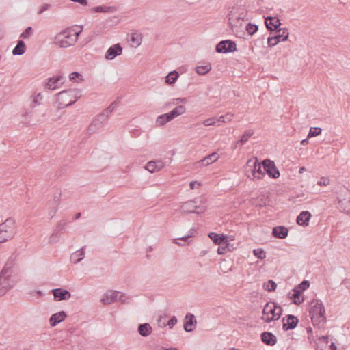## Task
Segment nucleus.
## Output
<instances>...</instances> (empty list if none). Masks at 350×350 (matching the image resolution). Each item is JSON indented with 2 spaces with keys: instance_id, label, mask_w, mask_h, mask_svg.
<instances>
[{
  "instance_id": "41",
  "label": "nucleus",
  "mask_w": 350,
  "mask_h": 350,
  "mask_svg": "<svg viewBox=\"0 0 350 350\" xmlns=\"http://www.w3.org/2000/svg\"><path fill=\"white\" fill-rule=\"evenodd\" d=\"M14 237V232L10 231L0 232V243L8 241Z\"/></svg>"
},
{
  "instance_id": "50",
  "label": "nucleus",
  "mask_w": 350,
  "mask_h": 350,
  "mask_svg": "<svg viewBox=\"0 0 350 350\" xmlns=\"http://www.w3.org/2000/svg\"><path fill=\"white\" fill-rule=\"evenodd\" d=\"M69 79L71 81H83V75L78 72H72L70 75H69Z\"/></svg>"
},
{
  "instance_id": "59",
  "label": "nucleus",
  "mask_w": 350,
  "mask_h": 350,
  "mask_svg": "<svg viewBox=\"0 0 350 350\" xmlns=\"http://www.w3.org/2000/svg\"><path fill=\"white\" fill-rule=\"evenodd\" d=\"M51 7V5L49 3H44L41 5L39 11L38 12V14H40L45 12L46 10H49Z\"/></svg>"
},
{
  "instance_id": "13",
  "label": "nucleus",
  "mask_w": 350,
  "mask_h": 350,
  "mask_svg": "<svg viewBox=\"0 0 350 350\" xmlns=\"http://www.w3.org/2000/svg\"><path fill=\"white\" fill-rule=\"evenodd\" d=\"M282 329L284 332L294 329L299 323V319L293 314H287L282 318Z\"/></svg>"
},
{
  "instance_id": "18",
  "label": "nucleus",
  "mask_w": 350,
  "mask_h": 350,
  "mask_svg": "<svg viewBox=\"0 0 350 350\" xmlns=\"http://www.w3.org/2000/svg\"><path fill=\"white\" fill-rule=\"evenodd\" d=\"M208 237L213 242L215 245L219 246L223 245L226 242H229V237L224 234H218L214 232H210L208 234Z\"/></svg>"
},
{
  "instance_id": "39",
  "label": "nucleus",
  "mask_w": 350,
  "mask_h": 350,
  "mask_svg": "<svg viewBox=\"0 0 350 350\" xmlns=\"http://www.w3.org/2000/svg\"><path fill=\"white\" fill-rule=\"evenodd\" d=\"M206 210V206L202 205H196V207H192V209H187V214L195 213L197 215H200L204 213Z\"/></svg>"
},
{
  "instance_id": "30",
  "label": "nucleus",
  "mask_w": 350,
  "mask_h": 350,
  "mask_svg": "<svg viewBox=\"0 0 350 350\" xmlns=\"http://www.w3.org/2000/svg\"><path fill=\"white\" fill-rule=\"evenodd\" d=\"M85 246L81 247L70 255V261L74 264L80 262L85 257Z\"/></svg>"
},
{
  "instance_id": "52",
  "label": "nucleus",
  "mask_w": 350,
  "mask_h": 350,
  "mask_svg": "<svg viewBox=\"0 0 350 350\" xmlns=\"http://www.w3.org/2000/svg\"><path fill=\"white\" fill-rule=\"evenodd\" d=\"M131 40L133 44L139 46L142 40L141 36L137 33H132L131 35Z\"/></svg>"
},
{
  "instance_id": "8",
  "label": "nucleus",
  "mask_w": 350,
  "mask_h": 350,
  "mask_svg": "<svg viewBox=\"0 0 350 350\" xmlns=\"http://www.w3.org/2000/svg\"><path fill=\"white\" fill-rule=\"evenodd\" d=\"M275 31L276 32L275 36H269L267 38V44L270 48L275 46L280 42L286 41L289 36L287 28L280 29Z\"/></svg>"
},
{
  "instance_id": "32",
  "label": "nucleus",
  "mask_w": 350,
  "mask_h": 350,
  "mask_svg": "<svg viewBox=\"0 0 350 350\" xmlns=\"http://www.w3.org/2000/svg\"><path fill=\"white\" fill-rule=\"evenodd\" d=\"M14 220L12 217L8 218L4 222L0 224V232L10 231L14 233Z\"/></svg>"
},
{
  "instance_id": "19",
  "label": "nucleus",
  "mask_w": 350,
  "mask_h": 350,
  "mask_svg": "<svg viewBox=\"0 0 350 350\" xmlns=\"http://www.w3.org/2000/svg\"><path fill=\"white\" fill-rule=\"evenodd\" d=\"M66 221L65 220H61L56 226L52 234L49 238L50 243H56L58 241L59 234L63 233L65 231Z\"/></svg>"
},
{
  "instance_id": "26",
  "label": "nucleus",
  "mask_w": 350,
  "mask_h": 350,
  "mask_svg": "<svg viewBox=\"0 0 350 350\" xmlns=\"http://www.w3.org/2000/svg\"><path fill=\"white\" fill-rule=\"evenodd\" d=\"M14 259L11 256L8 259L3 269L0 272V274L1 275H3L4 277H8L9 279H10V278L12 273V269L14 267Z\"/></svg>"
},
{
  "instance_id": "15",
  "label": "nucleus",
  "mask_w": 350,
  "mask_h": 350,
  "mask_svg": "<svg viewBox=\"0 0 350 350\" xmlns=\"http://www.w3.org/2000/svg\"><path fill=\"white\" fill-rule=\"evenodd\" d=\"M197 325V320L193 314L188 312L183 320V329L186 332H193Z\"/></svg>"
},
{
  "instance_id": "42",
  "label": "nucleus",
  "mask_w": 350,
  "mask_h": 350,
  "mask_svg": "<svg viewBox=\"0 0 350 350\" xmlns=\"http://www.w3.org/2000/svg\"><path fill=\"white\" fill-rule=\"evenodd\" d=\"M224 245H219L217 248L218 254L222 255L226 254L228 252L231 251L230 247H232V245L230 244L229 242H226L223 243Z\"/></svg>"
},
{
  "instance_id": "33",
  "label": "nucleus",
  "mask_w": 350,
  "mask_h": 350,
  "mask_svg": "<svg viewBox=\"0 0 350 350\" xmlns=\"http://www.w3.org/2000/svg\"><path fill=\"white\" fill-rule=\"evenodd\" d=\"M152 331V327L148 323H140L137 327L139 334L143 337L148 336Z\"/></svg>"
},
{
  "instance_id": "62",
  "label": "nucleus",
  "mask_w": 350,
  "mask_h": 350,
  "mask_svg": "<svg viewBox=\"0 0 350 350\" xmlns=\"http://www.w3.org/2000/svg\"><path fill=\"white\" fill-rule=\"evenodd\" d=\"M201 185V183L198 181H191L189 183V188L191 189H194L196 187H198Z\"/></svg>"
},
{
  "instance_id": "21",
  "label": "nucleus",
  "mask_w": 350,
  "mask_h": 350,
  "mask_svg": "<svg viewBox=\"0 0 350 350\" xmlns=\"http://www.w3.org/2000/svg\"><path fill=\"white\" fill-rule=\"evenodd\" d=\"M65 311L62 310L53 314L49 318V324L51 327L57 326L59 323L63 322L67 317Z\"/></svg>"
},
{
  "instance_id": "23",
  "label": "nucleus",
  "mask_w": 350,
  "mask_h": 350,
  "mask_svg": "<svg viewBox=\"0 0 350 350\" xmlns=\"http://www.w3.org/2000/svg\"><path fill=\"white\" fill-rule=\"evenodd\" d=\"M164 166L165 163L162 160H152L146 163L145 168L150 173H154L161 170Z\"/></svg>"
},
{
  "instance_id": "7",
  "label": "nucleus",
  "mask_w": 350,
  "mask_h": 350,
  "mask_svg": "<svg viewBox=\"0 0 350 350\" xmlns=\"http://www.w3.org/2000/svg\"><path fill=\"white\" fill-rule=\"evenodd\" d=\"M247 167H249L253 179H262L265 176V173L262 170V161L260 162L257 157L250 159L247 162Z\"/></svg>"
},
{
  "instance_id": "25",
  "label": "nucleus",
  "mask_w": 350,
  "mask_h": 350,
  "mask_svg": "<svg viewBox=\"0 0 350 350\" xmlns=\"http://www.w3.org/2000/svg\"><path fill=\"white\" fill-rule=\"evenodd\" d=\"M12 286L10 279L0 274V296L4 295Z\"/></svg>"
},
{
  "instance_id": "35",
  "label": "nucleus",
  "mask_w": 350,
  "mask_h": 350,
  "mask_svg": "<svg viewBox=\"0 0 350 350\" xmlns=\"http://www.w3.org/2000/svg\"><path fill=\"white\" fill-rule=\"evenodd\" d=\"M178 77H179V73L178 71H176V70L171 71L165 77V82L167 85H173L176 82Z\"/></svg>"
},
{
  "instance_id": "37",
  "label": "nucleus",
  "mask_w": 350,
  "mask_h": 350,
  "mask_svg": "<svg viewBox=\"0 0 350 350\" xmlns=\"http://www.w3.org/2000/svg\"><path fill=\"white\" fill-rule=\"evenodd\" d=\"M211 70V64L210 63L206 64L204 66H198L196 67V72L200 75H204L207 74Z\"/></svg>"
},
{
  "instance_id": "3",
  "label": "nucleus",
  "mask_w": 350,
  "mask_h": 350,
  "mask_svg": "<svg viewBox=\"0 0 350 350\" xmlns=\"http://www.w3.org/2000/svg\"><path fill=\"white\" fill-rule=\"evenodd\" d=\"M185 111L186 108L184 105H178L170 112L159 116L156 123L158 126H163L175 118L183 114Z\"/></svg>"
},
{
  "instance_id": "46",
  "label": "nucleus",
  "mask_w": 350,
  "mask_h": 350,
  "mask_svg": "<svg viewBox=\"0 0 350 350\" xmlns=\"http://www.w3.org/2000/svg\"><path fill=\"white\" fill-rule=\"evenodd\" d=\"M322 129L320 127H311L308 134V138L317 137L321 134Z\"/></svg>"
},
{
  "instance_id": "54",
  "label": "nucleus",
  "mask_w": 350,
  "mask_h": 350,
  "mask_svg": "<svg viewBox=\"0 0 350 350\" xmlns=\"http://www.w3.org/2000/svg\"><path fill=\"white\" fill-rule=\"evenodd\" d=\"M61 196H62L61 191H57V193H55L54 194L53 206H55L56 207H58V206L59 205L60 202H61Z\"/></svg>"
},
{
  "instance_id": "34",
  "label": "nucleus",
  "mask_w": 350,
  "mask_h": 350,
  "mask_svg": "<svg viewBox=\"0 0 350 350\" xmlns=\"http://www.w3.org/2000/svg\"><path fill=\"white\" fill-rule=\"evenodd\" d=\"M27 47L23 40H18L16 46L12 50L13 55H21L26 51Z\"/></svg>"
},
{
  "instance_id": "51",
  "label": "nucleus",
  "mask_w": 350,
  "mask_h": 350,
  "mask_svg": "<svg viewBox=\"0 0 350 350\" xmlns=\"http://www.w3.org/2000/svg\"><path fill=\"white\" fill-rule=\"evenodd\" d=\"M177 318L176 316H172L170 317V319L168 320L167 323H162V326L165 327L167 325L169 328L172 329L173 327L177 323Z\"/></svg>"
},
{
  "instance_id": "4",
  "label": "nucleus",
  "mask_w": 350,
  "mask_h": 350,
  "mask_svg": "<svg viewBox=\"0 0 350 350\" xmlns=\"http://www.w3.org/2000/svg\"><path fill=\"white\" fill-rule=\"evenodd\" d=\"M337 200L340 211L350 213V191L347 187L340 188L337 192Z\"/></svg>"
},
{
  "instance_id": "36",
  "label": "nucleus",
  "mask_w": 350,
  "mask_h": 350,
  "mask_svg": "<svg viewBox=\"0 0 350 350\" xmlns=\"http://www.w3.org/2000/svg\"><path fill=\"white\" fill-rule=\"evenodd\" d=\"M107 120L108 115H105V113H103L101 112L92 120V122L96 123V125L100 129L103 126V123L105 122Z\"/></svg>"
},
{
  "instance_id": "27",
  "label": "nucleus",
  "mask_w": 350,
  "mask_h": 350,
  "mask_svg": "<svg viewBox=\"0 0 350 350\" xmlns=\"http://www.w3.org/2000/svg\"><path fill=\"white\" fill-rule=\"evenodd\" d=\"M63 79L62 75H57L47 79L45 83V88L49 90H54L59 87V81Z\"/></svg>"
},
{
  "instance_id": "10",
  "label": "nucleus",
  "mask_w": 350,
  "mask_h": 350,
  "mask_svg": "<svg viewBox=\"0 0 350 350\" xmlns=\"http://www.w3.org/2000/svg\"><path fill=\"white\" fill-rule=\"evenodd\" d=\"M278 303L275 301L267 302L262 310L263 316L261 319L266 323H271L275 321V312L277 310Z\"/></svg>"
},
{
  "instance_id": "45",
  "label": "nucleus",
  "mask_w": 350,
  "mask_h": 350,
  "mask_svg": "<svg viewBox=\"0 0 350 350\" xmlns=\"http://www.w3.org/2000/svg\"><path fill=\"white\" fill-rule=\"evenodd\" d=\"M254 256L260 260H263L266 258V252L262 248L254 249L253 250Z\"/></svg>"
},
{
  "instance_id": "1",
  "label": "nucleus",
  "mask_w": 350,
  "mask_h": 350,
  "mask_svg": "<svg viewBox=\"0 0 350 350\" xmlns=\"http://www.w3.org/2000/svg\"><path fill=\"white\" fill-rule=\"evenodd\" d=\"M309 316L314 327L319 326L320 323H326L325 309L321 300L313 299L310 301Z\"/></svg>"
},
{
  "instance_id": "38",
  "label": "nucleus",
  "mask_w": 350,
  "mask_h": 350,
  "mask_svg": "<svg viewBox=\"0 0 350 350\" xmlns=\"http://www.w3.org/2000/svg\"><path fill=\"white\" fill-rule=\"evenodd\" d=\"M253 135L254 131L252 130L245 131V133L241 135V138L237 142V144H239L241 146L243 145Z\"/></svg>"
},
{
  "instance_id": "64",
  "label": "nucleus",
  "mask_w": 350,
  "mask_h": 350,
  "mask_svg": "<svg viewBox=\"0 0 350 350\" xmlns=\"http://www.w3.org/2000/svg\"><path fill=\"white\" fill-rule=\"evenodd\" d=\"M57 208L55 206H53L52 208L49 211V215H51V218L55 215Z\"/></svg>"
},
{
  "instance_id": "29",
  "label": "nucleus",
  "mask_w": 350,
  "mask_h": 350,
  "mask_svg": "<svg viewBox=\"0 0 350 350\" xmlns=\"http://www.w3.org/2000/svg\"><path fill=\"white\" fill-rule=\"evenodd\" d=\"M219 156L217 152H213L206 157H204L202 159L200 160L198 163H201L203 166H208V165L217 161Z\"/></svg>"
},
{
  "instance_id": "56",
  "label": "nucleus",
  "mask_w": 350,
  "mask_h": 350,
  "mask_svg": "<svg viewBox=\"0 0 350 350\" xmlns=\"http://www.w3.org/2000/svg\"><path fill=\"white\" fill-rule=\"evenodd\" d=\"M203 124L206 126H213V125H216V126L220 125L219 124H216V120H215V118H209L204 120L203 122Z\"/></svg>"
},
{
  "instance_id": "11",
  "label": "nucleus",
  "mask_w": 350,
  "mask_h": 350,
  "mask_svg": "<svg viewBox=\"0 0 350 350\" xmlns=\"http://www.w3.org/2000/svg\"><path fill=\"white\" fill-rule=\"evenodd\" d=\"M262 167L265 174H267L269 178L277 179L280 177V173L277 168L275 162L269 159H265L262 161Z\"/></svg>"
},
{
  "instance_id": "58",
  "label": "nucleus",
  "mask_w": 350,
  "mask_h": 350,
  "mask_svg": "<svg viewBox=\"0 0 350 350\" xmlns=\"http://www.w3.org/2000/svg\"><path fill=\"white\" fill-rule=\"evenodd\" d=\"M329 184V179L325 177H321L317 182V185L320 186H326Z\"/></svg>"
},
{
  "instance_id": "12",
  "label": "nucleus",
  "mask_w": 350,
  "mask_h": 350,
  "mask_svg": "<svg viewBox=\"0 0 350 350\" xmlns=\"http://www.w3.org/2000/svg\"><path fill=\"white\" fill-rule=\"evenodd\" d=\"M73 92L74 90L68 89L59 92L56 95V99L57 102L58 103L59 108L62 109L73 105L70 103V100L72 99V93H73Z\"/></svg>"
},
{
  "instance_id": "47",
  "label": "nucleus",
  "mask_w": 350,
  "mask_h": 350,
  "mask_svg": "<svg viewBox=\"0 0 350 350\" xmlns=\"http://www.w3.org/2000/svg\"><path fill=\"white\" fill-rule=\"evenodd\" d=\"M118 104L119 102L117 100L112 102L102 113L109 116L118 106Z\"/></svg>"
},
{
  "instance_id": "9",
  "label": "nucleus",
  "mask_w": 350,
  "mask_h": 350,
  "mask_svg": "<svg viewBox=\"0 0 350 350\" xmlns=\"http://www.w3.org/2000/svg\"><path fill=\"white\" fill-rule=\"evenodd\" d=\"M215 50L217 53H234L237 51V44L232 40H221L216 44Z\"/></svg>"
},
{
  "instance_id": "6",
  "label": "nucleus",
  "mask_w": 350,
  "mask_h": 350,
  "mask_svg": "<svg viewBox=\"0 0 350 350\" xmlns=\"http://www.w3.org/2000/svg\"><path fill=\"white\" fill-rule=\"evenodd\" d=\"M42 99V96L41 93L37 94L33 99L31 104V109L29 112L31 116H34L38 120H42L40 118L44 117L46 111V107L44 105H41L40 103V100Z\"/></svg>"
},
{
  "instance_id": "14",
  "label": "nucleus",
  "mask_w": 350,
  "mask_h": 350,
  "mask_svg": "<svg viewBox=\"0 0 350 350\" xmlns=\"http://www.w3.org/2000/svg\"><path fill=\"white\" fill-rule=\"evenodd\" d=\"M265 24L267 31L270 33L282 29L280 27V25H282L280 19L277 16H268L265 17Z\"/></svg>"
},
{
  "instance_id": "49",
  "label": "nucleus",
  "mask_w": 350,
  "mask_h": 350,
  "mask_svg": "<svg viewBox=\"0 0 350 350\" xmlns=\"http://www.w3.org/2000/svg\"><path fill=\"white\" fill-rule=\"evenodd\" d=\"M33 28L31 27H27L21 33L20 38L23 39L29 38L33 35Z\"/></svg>"
},
{
  "instance_id": "63",
  "label": "nucleus",
  "mask_w": 350,
  "mask_h": 350,
  "mask_svg": "<svg viewBox=\"0 0 350 350\" xmlns=\"http://www.w3.org/2000/svg\"><path fill=\"white\" fill-rule=\"evenodd\" d=\"M187 100L186 98H178L173 99V104L178 105L180 103H185Z\"/></svg>"
},
{
  "instance_id": "20",
  "label": "nucleus",
  "mask_w": 350,
  "mask_h": 350,
  "mask_svg": "<svg viewBox=\"0 0 350 350\" xmlns=\"http://www.w3.org/2000/svg\"><path fill=\"white\" fill-rule=\"evenodd\" d=\"M288 228L284 226H277L272 228L271 234L274 238L284 239L288 237Z\"/></svg>"
},
{
  "instance_id": "24",
  "label": "nucleus",
  "mask_w": 350,
  "mask_h": 350,
  "mask_svg": "<svg viewBox=\"0 0 350 350\" xmlns=\"http://www.w3.org/2000/svg\"><path fill=\"white\" fill-rule=\"evenodd\" d=\"M312 215L308 211H301L296 218V222L299 226H308Z\"/></svg>"
},
{
  "instance_id": "16",
  "label": "nucleus",
  "mask_w": 350,
  "mask_h": 350,
  "mask_svg": "<svg viewBox=\"0 0 350 350\" xmlns=\"http://www.w3.org/2000/svg\"><path fill=\"white\" fill-rule=\"evenodd\" d=\"M122 53V47L120 43L111 46L105 54V58L107 60H113Z\"/></svg>"
},
{
  "instance_id": "5",
  "label": "nucleus",
  "mask_w": 350,
  "mask_h": 350,
  "mask_svg": "<svg viewBox=\"0 0 350 350\" xmlns=\"http://www.w3.org/2000/svg\"><path fill=\"white\" fill-rule=\"evenodd\" d=\"M310 287V282L308 280H303L301 283L296 285L292 290L293 293L289 298L291 299L292 303L295 305H300L304 301V299L301 297L304 291Z\"/></svg>"
},
{
  "instance_id": "17",
  "label": "nucleus",
  "mask_w": 350,
  "mask_h": 350,
  "mask_svg": "<svg viewBox=\"0 0 350 350\" xmlns=\"http://www.w3.org/2000/svg\"><path fill=\"white\" fill-rule=\"evenodd\" d=\"M51 292L53 295L54 300L56 301L68 300L71 297L70 291L62 288L52 289Z\"/></svg>"
},
{
  "instance_id": "28",
  "label": "nucleus",
  "mask_w": 350,
  "mask_h": 350,
  "mask_svg": "<svg viewBox=\"0 0 350 350\" xmlns=\"http://www.w3.org/2000/svg\"><path fill=\"white\" fill-rule=\"evenodd\" d=\"M118 294L119 292L116 291L106 293L101 299V301L105 305L111 304L118 299Z\"/></svg>"
},
{
  "instance_id": "2",
  "label": "nucleus",
  "mask_w": 350,
  "mask_h": 350,
  "mask_svg": "<svg viewBox=\"0 0 350 350\" xmlns=\"http://www.w3.org/2000/svg\"><path fill=\"white\" fill-rule=\"evenodd\" d=\"M81 31L76 32L70 28H67L54 38V44L61 48H68L75 44Z\"/></svg>"
},
{
  "instance_id": "43",
  "label": "nucleus",
  "mask_w": 350,
  "mask_h": 350,
  "mask_svg": "<svg viewBox=\"0 0 350 350\" xmlns=\"http://www.w3.org/2000/svg\"><path fill=\"white\" fill-rule=\"evenodd\" d=\"M245 30L250 36H253L258 30V26L251 22L248 23L245 26Z\"/></svg>"
},
{
  "instance_id": "44",
  "label": "nucleus",
  "mask_w": 350,
  "mask_h": 350,
  "mask_svg": "<svg viewBox=\"0 0 350 350\" xmlns=\"http://www.w3.org/2000/svg\"><path fill=\"white\" fill-rule=\"evenodd\" d=\"M268 200H269V196H263L262 197L258 198L256 200L254 205L256 207H258L260 208H261L262 207H265L268 205V204H267Z\"/></svg>"
},
{
  "instance_id": "55",
  "label": "nucleus",
  "mask_w": 350,
  "mask_h": 350,
  "mask_svg": "<svg viewBox=\"0 0 350 350\" xmlns=\"http://www.w3.org/2000/svg\"><path fill=\"white\" fill-rule=\"evenodd\" d=\"M98 129H100V127H98L96 125V123L92 122L88 128V133L90 135H91V134L96 133Z\"/></svg>"
},
{
  "instance_id": "53",
  "label": "nucleus",
  "mask_w": 350,
  "mask_h": 350,
  "mask_svg": "<svg viewBox=\"0 0 350 350\" xmlns=\"http://www.w3.org/2000/svg\"><path fill=\"white\" fill-rule=\"evenodd\" d=\"M196 202V200H191L185 202L182 206L184 213L187 214V209H192V207H196V205L194 204Z\"/></svg>"
},
{
  "instance_id": "31",
  "label": "nucleus",
  "mask_w": 350,
  "mask_h": 350,
  "mask_svg": "<svg viewBox=\"0 0 350 350\" xmlns=\"http://www.w3.org/2000/svg\"><path fill=\"white\" fill-rule=\"evenodd\" d=\"M116 7L114 6H107L105 5H98L96 7H93L90 9V12L92 13H112L116 11Z\"/></svg>"
},
{
  "instance_id": "40",
  "label": "nucleus",
  "mask_w": 350,
  "mask_h": 350,
  "mask_svg": "<svg viewBox=\"0 0 350 350\" xmlns=\"http://www.w3.org/2000/svg\"><path fill=\"white\" fill-rule=\"evenodd\" d=\"M276 288L277 284L273 280H269L263 284V288L268 292H274Z\"/></svg>"
},
{
  "instance_id": "61",
  "label": "nucleus",
  "mask_w": 350,
  "mask_h": 350,
  "mask_svg": "<svg viewBox=\"0 0 350 350\" xmlns=\"http://www.w3.org/2000/svg\"><path fill=\"white\" fill-rule=\"evenodd\" d=\"M318 340L323 342L326 344H327L329 341V336L325 335V336H321L318 338Z\"/></svg>"
},
{
  "instance_id": "60",
  "label": "nucleus",
  "mask_w": 350,
  "mask_h": 350,
  "mask_svg": "<svg viewBox=\"0 0 350 350\" xmlns=\"http://www.w3.org/2000/svg\"><path fill=\"white\" fill-rule=\"evenodd\" d=\"M277 309L278 310V311L277 312H276V311L275 312V321L278 320L281 317V316L282 315V312H283L282 308L278 304Z\"/></svg>"
},
{
  "instance_id": "48",
  "label": "nucleus",
  "mask_w": 350,
  "mask_h": 350,
  "mask_svg": "<svg viewBox=\"0 0 350 350\" xmlns=\"http://www.w3.org/2000/svg\"><path fill=\"white\" fill-rule=\"evenodd\" d=\"M71 90H74L73 93H72V99L70 100V104L75 103L81 96V92L80 90L78 89H70Z\"/></svg>"
},
{
  "instance_id": "57",
  "label": "nucleus",
  "mask_w": 350,
  "mask_h": 350,
  "mask_svg": "<svg viewBox=\"0 0 350 350\" xmlns=\"http://www.w3.org/2000/svg\"><path fill=\"white\" fill-rule=\"evenodd\" d=\"M193 237H194V233L191 232L190 234L183 236L181 238L174 239V243L176 244L180 245H183L181 243H178L177 241L181 240V241H187L189 238Z\"/></svg>"
},
{
  "instance_id": "22",
  "label": "nucleus",
  "mask_w": 350,
  "mask_h": 350,
  "mask_svg": "<svg viewBox=\"0 0 350 350\" xmlns=\"http://www.w3.org/2000/svg\"><path fill=\"white\" fill-rule=\"evenodd\" d=\"M260 340L266 345L273 346L277 343V337L270 332L265 331L260 334Z\"/></svg>"
}]
</instances>
